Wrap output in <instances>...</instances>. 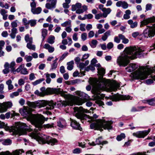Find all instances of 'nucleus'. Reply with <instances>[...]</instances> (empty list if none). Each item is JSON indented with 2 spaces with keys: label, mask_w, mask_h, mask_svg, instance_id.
Returning a JSON list of instances; mask_svg holds the SVG:
<instances>
[{
  "label": "nucleus",
  "mask_w": 155,
  "mask_h": 155,
  "mask_svg": "<svg viewBox=\"0 0 155 155\" xmlns=\"http://www.w3.org/2000/svg\"><path fill=\"white\" fill-rule=\"evenodd\" d=\"M35 120H33V124L36 128L35 129L34 132L29 134V135L32 138L36 139L40 143L48 144L53 145L57 142V140L56 139L50 138L43 134H40L37 133L42 127V124L45 121H47L48 118H45L43 115L39 114H36L34 115Z\"/></svg>",
  "instance_id": "obj_1"
},
{
  "label": "nucleus",
  "mask_w": 155,
  "mask_h": 155,
  "mask_svg": "<svg viewBox=\"0 0 155 155\" xmlns=\"http://www.w3.org/2000/svg\"><path fill=\"white\" fill-rule=\"evenodd\" d=\"M90 84L94 87L93 92L98 99L101 97L98 95L101 93V91H115L120 87V84L115 81L111 82L109 80L103 79L99 81L97 79L90 78L89 79Z\"/></svg>",
  "instance_id": "obj_2"
},
{
  "label": "nucleus",
  "mask_w": 155,
  "mask_h": 155,
  "mask_svg": "<svg viewBox=\"0 0 155 155\" xmlns=\"http://www.w3.org/2000/svg\"><path fill=\"white\" fill-rule=\"evenodd\" d=\"M142 50L138 47H127L123 53L117 60V63L120 66L125 67L130 63V59H134L139 56Z\"/></svg>",
  "instance_id": "obj_3"
},
{
  "label": "nucleus",
  "mask_w": 155,
  "mask_h": 155,
  "mask_svg": "<svg viewBox=\"0 0 155 155\" xmlns=\"http://www.w3.org/2000/svg\"><path fill=\"white\" fill-rule=\"evenodd\" d=\"M2 128L7 131H12L14 134L20 135L25 134L26 131L33 130L30 127L27 126L25 124L20 122L15 123L14 126L11 127L8 126L7 124L0 121V128Z\"/></svg>",
  "instance_id": "obj_4"
},
{
  "label": "nucleus",
  "mask_w": 155,
  "mask_h": 155,
  "mask_svg": "<svg viewBox=\"0 0 155 155\" xmlns=\"http://www.w3.org/2000/svg\"><path fill=\"white\" fill-rule=\"evenodd\" d=\"M76 94L81 97L80 98L78 97L75 96L73 98H70L66 101H60L58 104H60L61 107H65L67 105L72 106L74 104L81 105L85 102L84 100H88L89 96L85 93L79 91H77L75 92Z\"/></svg>",
  "instance_id": "obj_5"
},
{
  "label": "nucleus",
  "mask_w": 155,
  "mask_h": 155,
  "mask_svg": "<svg viewBox=\"0 0 155 155\" xmlns=\"http://www.w3.org/2000/svg\"><path fill=\"white\" fill-rule=\"evenodd\" d=\"M155 71V66L152 68L146 67H140L138 69L134 72L131 74L132 77L134 79L143 80L147 78L148 75L151 73Z\"/></svg>",
  "instance_id": "obj_6"
},
{
  "label": "nucleus",
  "mask_w": 155,
  "mask_h": 155,
  "mask_svg": "<svg viewBox=\"0 0 155 155\" xmlns=\"http://www.w3.org/2000/svg\"><path fill=\"white\" fill-rule=\"evenodd\" d=\"M74 116L78 119H80L82 121L84 119H88V122H90L93 120V118L96 119L97 118L98 116L96 114H94L93 117H90L86 114H84V113H87L88 110L83 108L81 107H75L74 108Z\"/></svg>",
  "instance_id": "obj_7"
},
{
  "label": "nucleus",
  "mask_w": 155,
  "mask_h": 155,
  "mask_svg": "<svg viewBox=\"0 0 155 155\" xmlns=\"http://www.w3.org/2000/svg\"><path fill=\"white\" fill-rule=\"evenodd\" d=\"M112 122L111 121L97 120L90 125L91 129L101 130L102 128L105 129L110 130L112 128L111 125Z\"/></svg>",
  "instance_id": "obj_8"
},
{
  "label": "nucleus",
  "mask_w": 155,
  "mask_h": 155,
  "mask_svg": "<svg viewBox=\"0 0 155 155\" xmlns=\"http://www.w3.org/2000/svg\"><path fill=\"white\" fill-rule=\"evenodd\" d=\"M19 112L23 116L26 117L28 121L31 122L32 124H33V120H35V116L36 114H32L31 113L30 109L28 107H24L23 108L19 110Z\"/></svg>",
  "instance_id": "obj_9"
},
{
  "label": "nucleus",
  "mask_w": 155,
  "mask_h": 155,
  "mask_svg": "<svg viewBox=\"0 0 155 155\" xmlns=\"http://www.w3.org/2000/svg\"><path fill=\"white\" fill-rule=\"evenodd\" d=\"M12 106V103L10 101L0 103V113L6 112L8 108H11Z\"/></svg>",
  "instance_id": "obj_10"
},
{
  "label": "nucleus",
  "mask_w": 155,
  "mask_h": 155,
  "mask_svg": "<svg viewBox=\"0 0 155 155\" xmlns=\"http://www.w3.org/2000/svg\"><path fill=\"white\" fill-rule=\"evenodd\" d=\"M143 35L144 37L145 38L153 37L155 35V31L153 28L152 29L147 28L144 30Z\"/></svg>",
  "instance_id": "obj_11"
},
{
  "label": "nucleus",
  "mask_w": 155,
  "mask_h": 155,
  "mask_svg": "<svg viewBox=\"0 0 155 155\" xmlns=\"http://www.w3.org/2000/svg\"><path fill=\"white\" fill-rule=\"evenodd\" d=\"M155 22V17L153 16L146 19H144L140 22V27H142L148 24Z\"/></svg>",
  "instance_id": "obj_12"
},
{
  "label": "nucleus",
  "mask_w": 155,
  "mask_h": 155,
  "mask_svg": "<svg viewBox=\"0 0 155 155\" xmlns=\"http://www.w3.org/2000/svg\"><path fill=\"white\" fill-rule=\"evenodd\" d=\"M150 132V130H144L143 131H139L136 133H133V135L138 138H144L147 136Z\"/></svg>",
  "instance_id": "obj_13"
},
{
  "label": "nucleus",
  "mask_w": 155,
  "mask_h": 155,
  "mask_svg": "<svg viewBox=\"0 0 155 155\" xmlns=\"http://www.w3.org/2000/svg\"><path fill=\"white\" fill-rule=\"evenodd\" d=\"M131 97L129 95H115L113 97L112 99L113 101H117L120 100H126L131 99V98H130Z\"/></svg>",
  "instance_id": "obj_14"
},
{
  "label": "nucleus",
  "mask_w": 155,
  "mask_h": 155,
  "mask_svg": "<svg viewBox=\"0 0 155 155\" xmlns=\"http://www.w3.org/2000/svg\"><path fill=\"white\" fill-rule=\"evenodd\" d=\"M24 152L22 149L16 150L13 151L12 153H10L8 151L6 152H2L0 153V155H19L21 153Z\"/></svg>",
  "instance_id": "obj_15"
},
{
  "label": "nucleus",
  "mask_w": 155,
  "mask_h": 155,
  "mask_svg": "<svg viewBox=\"0 0 155 155\" xmlns=\"http://www.w3.org/2000/svg\"><path fill=\"white\" fill-rule=\"evenodd\" d=\"M60 92L59 88L48 87L46 89V95L54 94H58Z\"/></svg>",
  "instance_id": "obj_16"
},
{
  "label": "nucleus",
  "mask_w": 155,
  "mask_h": 155,
  "mask_svg": "<svg viewBox=\"0 0 155 155\" xmlns=\"http://www.w3.org/2000/svg\"><path fill=\"white\" fill-rule=\"evenodd\" d=\"M47 2H51V3H47L45 5V7L48 9H51L56 7L57 3L56 0H47Z\"/></svg>",
  "instance_id": "obj_17"
},
{
  "label": "nucleus",
  "mask_w": 155,
  "mask_h": 155,
  "mask_svg": "<svg viewBox=\"0 0 155 155\" xmlns=\"http://www.w3.org/2000/svg\"><path fill=\"white\" fill-rule=\"evenodd\" d=\"M45 103L44 104V107L46 106V109L49 110L53 109L54 106L55 105V104L52 101H50L44 100Z\"/></svg>",
  "instance_id": "obj_18"
},
{
  "label": "nucleus",
  "mask_w": 155,
  "mask_h": 155,
  "mask_svg": "<svg viewBox=\"0 0 155 155\" xmlns=\"http://www.w3.org/2000/svg\"><path fill=\"white\" fill-rule=\"evenodd\" d=\"M70 120L71 121V125L73 128L75 129L80 130L81 131L82 130V129L81 127L80 124L76 121L71 118L70 119Z\"/></svg>",
  "instance_id": "obj_19"
},
{
  "label": "nucleus",
  "mask_w": 155,
  "mask_h": 155,
  "mask_svg": "<svg viewBox=\"0 0 155 155\" xmlns=\"http://www.w3.org/2000/svg\"><path fill=\"white\" fill-rule=\"evenodd\" d=\"M67 125L65 120L62 118L60 119L57 122V126L59 127L64 128H65Z\"/></svg>",
  "instance_id": "obj_20"
},
{
  "label": "nucleus",
  "mask_w": 155,
  "mask_h": 155,
  "mask_svg": "<svg viewBox=\"0 0 155 155\" xmlns=\"http://www.w3.org/2000/svg\"><path fill=\"white\" fill-rule=\"evenodd\" d=\"M138 65L135 64H130L128 67L126 68L125 69L128 72H131L138 68Z\"/></svg>",
  "instance_id": "obj_21"
},
{
  "label": "nucleus",
  "mask_w": 155,
  "mask_h": 155,
  "mask_svg": "<svg viewBox=\"0 0 155 155\" xmlns=\"http://www.w3.org/2000/svg\"><path fill=\"white\" fill-rule=\"evenodd\" d=\"M116 5L118 7L121 6L124 9H126L128 7L127 3L125 1H118L116 3Z\"/></svg>",
  "instance_id": "obj_22"
},
{
  "label": "nucleus",
  "mask_w": 155,
  "mask_h": 155,
  "mask_svg": "<svg viewBox=\"0 0 155 155\" xmlns=\"http://www.w3.org/2000/svg\"><path fill=\"white\" fill-rule=\"evenodd\" d=\"M43 48L48 50L49 53H52L54 51V48L52 46L48 44H45L43 46Z\"/></svg>",
  "instance_id": "obj_23"
},
{
  "label": "nucleus",
  "mask_w": 155,
  "mask_h": 155,
  "mask_svg": "<svg viewBox=\"0 0 155 155\" xmlns=\"http://www.w3.org/2000/svg\"><path fill=\"white\" fill-rule=\"evenodd\" d=\"M44 102V100L38 101H35V104L36 108L37 107L38 108H40L41 107H44V104L45 103Z\"/></svg>",
  "instance_id": "obj_24"
},
{
  "label": "nucleus",
  "mask_w": 155,
  "mask_h": 155,
  "mask_svg": "<svg viewBox=\"0 0 155 155\" xmlns=\"http://www.w3.org/2000/svg\"><path fill=\"white\" fill-rule=\"evenodd\" d=\"M127 22L129 25H130V27L131 28H134L136 27L137 26V21L133 22V21L131 19L128 20Z\"/></svg>",
  "instance_id": "obj_25"
},
{
  "label": "nucleus",
  "mask_w": 155,
  "mask_h": 155,
  "mask_svg": "<svg viewBox=\"0 0 155 155\" xmlns=\"http://www.w3.org/2000/svg\"><path fill=\"white\" fill-rule=\"evenodd\" d=\"M31 11L34 14H38L41 12L42 9L40 7H38L37 8H35L34 9H31Z\"/></svg>",
  "instance_id": "obj_26"
},
{
  "label": "nucleus",
  "mask_w": 155,
  "mask_h": 155,
  "mask_svg": "<svg viewBox=\"0 0 155 155\" xmlns=\"http://www.w3.org/2000/svg\"><path fill=\"white\" fill-rule=\"evenodd\" d=\"M81 3H77L75 5H72L71 10L72 11H75L76 10L81 8Z\"/></svg>",
  "instance_id": "obj_27"
},
{
  "label": "nucleus",
  "mask_w": 155,
  "mask_h": 155,
  "mask_svg": "<svg viewBox=\"0 0 155 155\" xmlns=\"http://www.w3.org/2000/svg\"><path fill=\"white\" fill-rule=\"evenodd\" d=\"M41 36L43 37L42 41H44L48 34V30L45 28H43L41 29Z\"/></svg>",
  "instance_id": "obj_28"
},
{
  "label": "nucleus",
  "mask_w": 155,
  "mask_h": 155,
  "mask_svg": "<svg viewBox=\"0 0 155 155\" xmlns=\"http://www.w3.org/2000/svg\"><path fill=\"white\" fill-rule=\"evenodd\" d=\"M12 81L10 79L7 80L6 82V84L8 86V90H12L14 88V86L12 84Z\"/></svg>",
  "instance_id": "obj_29"
},
{
  "label": "nucleus",
  "mask_w": 155,
  "mask_h": 155,
  "mask_svg": "<svg viewBox=\"0 0 155 155\" xmlns=\"http://www.w3.org/2000/svg\"><path fill=\"white\" fill-rule=\"evenodd\" d=\"M111 31L109 30L105 32L104 34V35L101 38V39L103 41H105L108 38V37L110 35Z\"/></svg>",
  "instance_id": "obj_30"
},
{
  "label": "nucleus",
  "mask_w": 155,
  "mask_h": 155,
  "mask_svg": "<svg viewBox=\"0 0 155 155\" xmlns=\"http://www.w3.org/2000/svg\"><path fill=\"white\" fill-rule=\"evenodd\" d=\"M104 13L103 14V16L104 18H106L108 14H109L111 12V10L110 8H105L103 11Z\"/></svg>",
  "instance_id": "obj_31"
},
{
  "label": "nucleus",
  "mask_w": 155,
  "mask_h": 155,
  "mask_svg": "<svg viewBox=\"0 0 155 155\" xmlns=\"http://www.w3.org/2000/svg\"><path fill=\"white\" fill-rule=\"evenodd\" d=\"M125 14H124L123 16V18L125 19H128L130 18V15L131 14V11L129 10H127L125 11Z\"/></svg>",
  "instance_id": "obj_32"
},
{
  "label": "nucleus",
  "mask_w": 155,
  "mask_h": 155,
  "mask_svg": "<svg viewBox=\"0 0 155 155\" xmlns=\"http://www.w3.org/2000/svg\"><path fill=\"white\" fill-rule=\"evenodd\" d=\"M32 43H28L27 44V47L30 50L35 51V45L32 44Z\"/></svg>",
  "instance_id": "obj_33"
},
{
  "label": "nucleus",
  "mask_w": 155,
  "mask_h": 155,
  "mask_svg": "<svg viewBox=\"0 0 155 155\" xmlns=\"http://www.w3.org/2000/svg\"><path fill=\"white\" fill-rule=\"evenodd\" d=\"M44 75L45 76L46 80L45 81L47 84H49L51 81V79L50 78V74L48 73H46Z\"/></svg>",
  "instance_id": "obj_34"
},
{
  "label": "nucleus",
  "mask_w": 155,
  "mask_h": 155,
  "mask_svg": "<svg viewBox=\"0 0 155 155\" xmlns=\"http://www.w3.org/2000/svg\"><path fill=\"white\" fill-rule=\"evenodd\" d=\"M15 61H12L10 64L9 68L11 69V71L14 74H15Z\"/></svg>",
  "instance_id": "obj_35"
},
{
  "label": "nucleus",
  "mask_w": 155,
  "mask_h": 155,
  "mask_svg": "<svg viewBox=\"0 0 155 155\" xmlns=\"http://www.w3.org/2000/svg\"><path fill=\"white\" fill-rule=\"evenodd\" d=\"M146 102L148 103L150 105L154 106H155V97L149 100H147L146 101Z\"/></svg>",
  "instance_id": "obj_36"
},
{
  "label": "nucleus",
  "mask_w": 155,
  "mask_h": 155,
  "mask_svg": "<svg viewBox=\"0 0 155 155\" xmlns=\"http://www.w3.org/2000/svg\"><path fill=\"white\" fill-rule=\"evenodd\" d=\"M74 64V61H72L69 62L67 63V65H68L67 67V69L70 71L73 68V65Z\"/></svg>",
  "instance_id": "obj_37"
},
{
  "label": "nucleus",
  "mask_w": 155,
  "mask_h": 155,
  "mask_svg": "<svg viewBox=\"0 0 155 155\" xmlns=\"http://www.w3.org/2000/svg\"><path fill=\"white\" fill-rule=\"evenodd\" d=\"M25 39L26 42L27 43H33L32 38V37H30L28 34H27L25 36Z\"/></svg>",
  "instance_id": "obj_38"
},
{
  "label": "nucleus",
  "mask_w": 155,
  "mask_h": 155,
  "mask_svg": "<svg viewBox=\"0 0 155 155\" xmlns=\"http://www.w3.org/2000/svg\"><path fill=\"white\" fill-rule=\"evenodd\" d=\"M54 39L55 37L54 36H50L48 39L47 42L49 44L52 45L54 43Z\"/></svg>",
  "instance_id": "obj_39"
},
{
  "label": "nucleus",
  "mask_w": 155,
  "mask_h": 155,
  "mask_svg": "<svg viewBox=\"0 0 155 155\" xmlns=\"http://www.w3.org/2000/svg\"><path fill=\"white\" fill-rule=\"evenodd\" d=\"M12 140L10 139H6L3 140L2 144L5 145H8L12 143Z\"/></svg>",
  "instance_id": "obj_40"
},
{
  "label": "nucleus",
  "mask_w": 155,
  "mask_h": 155,
  "mask_svg": "<svg viewBox=\"0 0 155 155\" xmlns=\"http://www.w3.org/2000/svg\"><path fill=\"white\" fill-rule=\"evenodd\" d=\"M125 137L124 134L121 133L120 135H118L116 138L117 140L118 141L121 140L122 139H124Z\"/></svg>",
  "instance_id": "obj_41"
},
{
  "label": "nucleus",
  "mask_w": 155,
  "mask_h": 155,
  "mask_svg": "<svg viewBox=\"0 0 155 155\" xmlns=\"http://www.w3.org/2000/svg\"><path fill=\"white\" fill-rule=\"evenodd\" d=\"M45 80V79L44 78H41L40 79L37 80L33 82L32 83V84L33 85L35 86L36 85L44 81Z\"/></svg>",
  "instance_id": "obj_42"
},
{
  "label": "nucleus",
  "mask_w": 155,
  "mask_h": 155,
  "mask_svg": "<svg viewBox=\"0 0 155 155\" xmlns=\"http://www.w3.org/2000/svg\"><path fill=\"white\" fill-rule=\"evenodd\" d=\"M19 22L18 20H15L12 21L11 23V27L12 28H16L18 26V23Z\"/></svg>",
  "instance_id": "obj_43"
},
{
  "label": "nucleus",
  "mask_w": 155,
  "mask_h": 155,
  "mask_svg": "<svg viewBox=\"0 0 155 155\" xmlns=\"http://www.w3.org/2000/svg\"><path fill=\"white\" fill-rule=\"evenodd\" d=\"M97 43V41L96 40H93L90 44V45L92 48H94L96 47Z\"/></svg>",
  "instance_id": "obj_44"
},
{
  "label": "nucleus",
  "mask_w": 155,
  "mask_h": 155,
  "mask_svg": "<svg viewBox=\"0 0 155 155\" xmlns=\"http://www.w3.org/2000/svg\"><path fill=\"white\" fill-rule=\"evenodd\" d=\"M36 20L32 19L29 20V25L30 24L31 27L35 26L36 24Z\"/></svg>",
  "instance_id": "obj_45"
},
{
  "label": "nucleus",
  "mask_w": 155,
  "mask_h": 155,
  "mask_svg": "<svg viewBox=\"0 0 155 155\" xmlns=\"http://www.w3.org/2000/svg\"><path fill=\"white\" fill-rule=\"evenodd\" d=\"M98 73L101 76H103L105 73V70L103 68H101V69H97Z\"/></svg>",
  "instance_id": "obj_46"
},
{
  "label": "nucleus",
  "mask_w": 155,
  "mask_h": 155,
  "mask_svg": "<svg viewBox=\"0 0 155 155\" xmlns=\"http://www.w3.org/2000/svg\"><path fill=\"white\" fill-rule=\"evenodd\" d=\"M71 20L66 21L61 24V26L63 27H66L71 25Z\"/></svg>",
  "instance_id": "obj_47"
},
{
  "label": "nucleus",
  "mask_w": 155,
  "mask_h": 155,
  "mask_svg": "<svg viewBox=\"0 0 155 155\" xmlns=\"http://www.w3.org/2000/svg\"><path fill=\"white\" fill-rule=\"evenodd\" d=\"M28 105L30 107L33 108H36L35 101L34 102H31L28 101L27 102Z\"/></svg>",
  "instance_id": "obj_48"
},
{
  "label": "nucleus",
  "mask_w": 155,
  "mask_h": 155,
  "mask_svg": "<svg viewBox=\"0 0 155 155\" xmlns=\"http://www.w3.org/2000/svg\"><path fill=\"white\" fill-rule=\"evenodd\" d=\"M58 64L53 61V63L51 64V70H53L55 69L57 67Z\"/></svg>",
  "instance_id": "obj_49"
},
{
  "label": "nucleus",
  "mask_w": 155,
  "mask_h": 155,
  "mask_svg": "<svg viewBox=\"0 0 155 155\" xmlns=\"http://www.w3.org/2000/svg\"><path fill=\"white\" fill-rule=\"evenodd\" d=\"M152 8V5L151 4H147L146 5L145 12L147 11H150L151 10Z\"/></svg>",
  "instance_id": "obj_50"
},
{
  "label": "nucleus",
  "mask_w": 155,
  "mask_h": 155,
  "mask_svg": "<svg viewBox=\"0 0 155 155\" xmlns=\"http://www.w3.org/2000/svg\"><path fill=\"white\" fill-rule=\"evenodd\" d=\"M21 74H22L26 75L28 74V71L27 70V69L24 67L23 66L22 71L21 72Z\"/></svg>",
  "instance_id": "obj_51"
},
{
  "label": "nucleus",
  "mask_w": 155,
  "mask_h": 155,
  "mask_svg": "<svg viewBox=\"0 0 155 155\" xmlns=\"http://www.w3.org/2000/svg\"><path fill=\"white\" fill-rule=\"evenodd\" d=\"M32 57L31 56L26 55L24 58L27 62H29L31 61L32 59Z\"/></svg>",
  "instance_id": "obj_52"
},
{
  "label": "nucleus",
  "mask_w": 155,
  "mask_h": 155,
  "mask_svg": "<svg viewBox=\"0 0 155 155\" xmlns=\"http://www.w3.org/2000/svg\"><path fill=\"white\" fill-rule=\"evenodd\" d=\"M24 66L23 65H20L19 67L16 69L15 70V74L16 72H17L18 73L22 71V68Z\"/></svg>",
  "instance_id": "obj_53"
},
{
  "label": "nucleus",
  "mask_w": 155,
  "mask_h": 155,
  "mask_svg": "<svg viewBox=\"0 0 155 155\" xmlns=\"http://www.w3.org/2000/svg\"><path fill=\"white\" fill-rule=\"evenodd\" d=\"M102 141V137H99L95 141L96 144L98 145L101 144Z\"/></svg>",
  "instance_id": "obj_54"
},
{
  "label": "nucleus",
  "mask_w": 155,
  "mask_h": 155,
  "mask_svg": "<svg viewBox=\"0 0 155 155\" xmlns=\"http://www.w3.org/2000/svg\"><path fill=\"white\" fill-rule=\"evenodd\" d=\"M19 95V93L17 91L13 92L10 94V97L12 98H14L15 96H18Z\"/></svg>",
  "instance_id": "obj_55"
},
{
  "label": "nucleus",
  "mask_w": 155,
  "mask_h": 155,
  "mask_svg": "<svg viewBox=\"0 0 155 155\" xmlns=\"http://www.w3.org/2000/svg\"><path fill=\"white\" fill-rule=\"evenodd\" d=\"M87 38V34L86 33H83L81 35V38L83 41H85Z\"/></svg>",
  "instance_id": "obj_56"
},
{
  "label": "nucleus",
  "mask_w": 155,
  "mask_h": 155,
  "mask_svg": "<svg viewBox=\"0 0 155 155\" xmlns=\"http://www.w3.org/2000/svg\"><path fill=\"white\" fill-rule=\"evenodd\" d=\"M89 56V54H85L82 56V58L81 61H84V60L87 59Z\"/></svg>",
  "instance_id": "obj_57"
},
{
  "label": "nucleus",
  "mask_w": 155,
  "mask_h": 155,
  "mask_svg": "<svg viewBox=\"0 0 155 155\" xmlns=\"http://www.w3.org/2000/svg\"><path fill=\"white\" fill-rule=\"evenodd\" d=\"M68 54V53L65 52L60 57L59 59V61H61L63 60L67 56Z\"/></svg>",
  "instance_id": "obj_58"
},
{
  "label": "nucleus",
  "mask_w": 155,
  "mask_h": 155,
  "mask_svg": "<svg viewBox=\"0 0 155 155\" xmlns=\"http://www.w3.org/2000/svg\"><path fill=\"white\" fill-rule=\"evenodd\" d=\"M81 149L79 148H76L73 150V153H80L81 152Z\"/></svg>",
  "instance_id": "obj_59"
},
{
  "label": "nucleus",
  "mask_w": 155,
  "mask_h": 155,
  "mask_svg": "<svg viewBox=\"0 0 155 155\" xmlns=\"http://www.w3.org/2000/svg\"><path fill=\"white\" fill-rule=\"evenodd\" d=\"M4 85L3 84H0V94H2L4 93L3 90L4 89Z\"/></svg>",
  "instance_id": "obj_60"
},
{
  "label": "nucleus",
  "mask_w": 155,
  "mask_h": 155,
  "mask_svg": "<svg viewBox=\"0 0 155 155\" xmlns=\"http://www.w3.org/2000/svg\"><path fill=\"white\" fill-rule=\"evenodd\" d=\"M53 123H51V124H46L44 125V127L45 128L48 129L49 128L53 127Z\"/></svg>",
  "instance_id": "obj_61"
},
{
  "label": "nucleus",
  "mask_w": 155,
  "mask_h": 155,
  "mask_svg": "<svg viewBox=\"0 0 155 155\" xmlns=\"http://www.w3.org/2000/svg\"><path fill=\"white\" fill-rule=\"evenodd\" d=\"M80 30L82 31H85V25L84 24H81L80 25Z\"/></svg>",
  "instance_id": "obj_62"
},
{
  "label": "nucleus",
  "mask_w": 155,
  "mask_h": 155,
  "mask_svg": "<svg viewBox=\"0 0 155 155\" xmlns=\"http://www.w3.org/2000/svg\"><path fill=\"white\" fill-rule=\"evenodd\" d=\"M114 46L113 44L111 42L108 43L107 45V48L108 49H110L113 48Z\"/></svg>",
  "instance_id": "obj_63"
},
{
  "label": "nucleus",
  "mask_w": 155,
  "mask_h": 155,
  "mask_svg": "<svg viewBox=\"0 0 155 155\" xmlns=\"http://www.w3.org/2000/svg\"><path fill=\"white\" fill-rule=\"evenodd\" d=\"M22 22L24 25H29V21H28L26 18H23Z\"/></svg>",
  "instance_id": "obj_64"
}]
</instances>
